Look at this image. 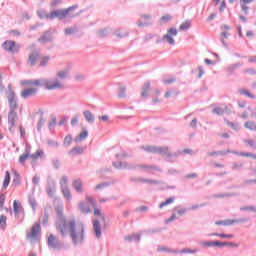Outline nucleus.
Instances as JSON below:
<instances>
[{"instance_id":"obj_4","label":"nucleus","mask_w":256,"mask_h":256,"mask_svg":"<svg viewBox=\"0 0 256 256\" xmlns=\"http://www.w3.org/2000/svg\"><path fill=\"white\" fill-rule=\"evenodd\" d=\"M141 149L143 151H145L146 153H154L156 155H162V157H166V159H168V161H171V159H173V157H179V153L175 152V153H171L169 151V147L168 146H141Z\"/></svg>"},{"instance_id":"obj_26","label":"nucleus","mask_w":256,"mask_h":256,"mask_svg":"<svg viewBox=\"0 0 256 256\" xmlns=\"http://www.w3.org/2000/svg\"><path fill=\"white\" fill-rule=\"evenodd\" d=\"M157 251L158 252H164V253H174V254H179V250L177 249H171L169 247H166V246H159L157 248Z\"/></svg>"},{"instance_id":"obj_53","label":"nucleus","mask_w":256,"mask_h":256,"mask_svg":"<svg viewBox=\"0 0 256 256\" xmlns=\"http://www.w3.org/2000/svg\"><path fill=\"white\" fill-rule=\"evenodd\" d=\"M49 223V213H47V210L44 211V215L42 217V225H48Z\"/></svg>"},{"instance_id":"obj_12","label":"nucleus","mask_w":256,"mask_h":256,"mask_svg":"<svg viewBox=\"0 0 256 256\" xmlns=\"http://www.w3.org/2000/svg\"><path fill=\"white\" fill-rule=\"evenodd\" d=\"M47 245L49 249H57V251H59V249L63 247V244H61V242H59V239L53 234L49 235Z\"/></svg>"},{"instance_id":"obj_9","label":"nucleus","mask_w":256,"mask_h":256,"mask_svg":"<svg viewBox=\"0 0 256 256\" xmlns=\"http://www.w3.org/2000/svg\"><path fill=\"white\" fill-rule=\"evenodd\" d=\"M173 37H177V29L176 28H170L165 34L161 40H157L156 43H161L163 41L164 43H169V45H175V39Z\"/></svg>"},{"instance_id":"obj_21","label":"nucleus","mask_w":256,"mask_h":256,"mask_svg":"<svg viewBox=\"0 0 256 256\" xmlns=\"http://www.w3.org/2000/svg\"><path fill=\"white\" fill-rule=\"evenodd\" d=\"M241 65H243V63L241 62H237L235 64H231L226 68V73H228V75H233L235 73V71H237V69H239V67H241Z\"/></svg>"},{"instance_id":"obj_23","label":"nucleus","mask_w":256,"mask_h":256,"mask_svg":"<svg viewBox=\"0 0 256 256\" xmlns=\"http://www.w3.org/2000/svg\"><path fill=\"white\" fill-rule=\"evenodd\" d=\"M84 119L87 121V123L93 124L95 123V115L89 110H86L83 112Z\"/></svg>"},{"instance_id":"obj_54","label":"nucleus","mask_w":256,"mask_h":256,"mask_svg":"<svg viewBox=\"0 0 256 256\" xmlns=\"http://www.w3.org/2000/svg\"><path fill=\"white\" fill-rule=\"evenodd\" d=\"M256 184V179H245L243 181L242 187H247V185Z\"/></svg>"},{"instance_id":"obj_58","label":"nucleus","mask_w":256,"mask_h":256,"mask_svg":"<svg viewBox=\"0 0 256 256\" xmlns=\"http://www.w3.org/2000/svg\"><path fill=\"white\" fill-rule=\"evenodd\" d=\"M29 157H31V156H29L28 154H23V155H21L20 157H19V163L21 164V165H25V161H27V159H29Z\"/></svg>"},{"instance_id":"obj_45","label":"nucleus","mask_w":256,"mask_h":256,"mask_svg":"<svg viewBox=\"0 0 256 256\" xmlns=\"http://www.w3.org/2000/svg\"><path fill=\"white\" fill-rule=\"evenodd\" d=\"M240 95H245L246 97H249L250 99H255V95L251 94L249 90L247 89H240L239 90Z\"/></svg>"},{"instance_id":"obj_32","label":"nucleus","mask_w":256,"mask_h":256,"mask_svg":"<svg viewBox=\"0 0 256 256\" xmlns=\"http://www.w3.org/2000/svg\"><path fill=\"white\" fill-rule=\"evenodd\" d=\"M237 193H220V194H215L214 197L216 199H225V197H237Z\"/></svg>"},{"instance_id":"obj_11","label":"nucleus","mask_w":256,"mask_h":256,"mask_svg":"<svg viewBox=\"0 0 256 256\" xmlns=\"http://www.w3.org/2000/svg\"><path fill=\"white\" fill-rule=\"evenodd\" d=\"M39 233H41V224L36 222L32 227V232L27 233V239H30L31 243L39 239Z\"/></svg>"},{"instance_id":"obj_37","label":"nucleus","mask_w":256,"mask_h":256,"mask_svg":"<svg viewBox=\"0 0 256 256\" xmlns=\"http://www.w3.org/2000/svg\"><path fill=\"white\" fill-rule=\"evenodd\" d=\"M228 153H231V150L208 152V157H215V155H227Z\"/></svg>"},{"instance_id":"obj_15","label":"nucleus","mask_w":256,"mask_h":256,"mask_svg":"<svg viewBox=\"0 0 256 256\" xmlns=\"http://www.w3.org/2000/svg\"><path fill=\"white\" fill-rule=\"evenodd\" d=\"M17 117V112L10 110L8 113V125H9V131L10 133H15V119Z\"/></svg>"},{"instance_id":"obj_61","label":"nucleus","mask_w":256,"mask_h":256,"mask_svg":"<svg viewBox=\"0 0 256 256\" xmlns=\"http://www.w3.org/2000/svg\"><path fill=\"white\" fill-rule=\"evenodd\" d=\"M171 19H173V16L167 14L164 15L160 18V21H162V23H169V21H171Z\"/></svg>"},{"instance_id":"obj_24","label":"nucleus","mask_w":256,"mask_h":256,"mask_svg":"<svg viewBox=\"0 0 256 256\" xmlns=\"http://www.w3.org/2000/svg\"><path fill=\"white\" fill-rule=\"evenodd\" d=\"M89 137V131L84 130L82 131L75 139V143H81V141H85Z\"/></svg>"},{"instance_id":"obj_55","label":"nucleus","mask_w":256,"mask_h":256,"mask_svg":"<svg viewBox=\"0 0 256 256\" xmlns=\"http://www.w3.org/2000/svg\"><path fill=\"white\" fill-rule=\"evenodd\" d=\"M94 215L100 217L101 221H105V216H103V214L101 213V209L94 208Z\"/></svg>"},{"instance_id":"obj_51","label":"nucleus","mask_w":256,"mask_h":256,"mask_svg":"<svg viewBox=\"0 0 256 256\" xmlns=\"http://www.w3.org/2000/svg\"><path fill=\"white\" fill-rule=\"evenodd\" d=\"M200 245L201 247H215V241H202Z\"/></svg>"},{"instance_id":"obj_64","label":"nucleus","mask_w":256,"mask_h":256,"mask_svg":"<svg viewBox=\"0 0 256 256\" xmlns=\"http://www.w3.org/2000/svg\"><path fill=\"white\" fill-rule=\"evenodd\" d=\"M52 165H53L54 169H59L61 167V162H59V159L54 158L52 160Z\"/></svg>"},{"instance_id":"obj_50","label":"nucleus","mask_w":256,"mask_h":256,"mask_svg":"<svg viewBox=\"0 0 256 256\" xmlns=\"http://www.w3.org/2000/svg\"><path fill=\"white\" fill-rule=\"evenodd\" d=\"M207 203H202V204H195L192 205L190 208H188V211H197V209H200L201 207H206Z\"/></svg>"},{"instance_id":"obj_25","label":"nucleus","mask_w":256,"mask_h":256,"mask_svg":"<svg viewBox=\"0 0 256 256\" xmlns=\"http://www.w3.org/2000/svg\"><path fill=\"white\" fill-rule=\"evenodd\" d=\"M43 159L45 158V152H43V150L38 149L34 154L30 155V159H32L33 161H37V159Z\"/></svg>"},{"instance_id":"obj_34","label":"nucleus","mask_w":256,"mask_h":256,"mask_svg":"<svg viewBox=\"0 0 256 256\" xmlns=\"http://www.w3.org/2000/svg\"><path fill=\"white\" fill-rule=\"evenodd\" d=\"M149 89H151V83L146 82L142 87L141 97H147V93H149Z\"/></svg>"},{"instance_id":"obj_7","label":"nucleus","mask_w":256,"mask_h":256,"mask_svg":"<svg viewBox=\"0 0 256 256\" xmlns=\"http://www.w3.org/2000/svg\"><path fill=\"white\" fill-rule=\"evenodd\" d=\"M60 189L62 191V195L65 199L68 201H71L73 199V195L71 194V190H69V177L62 176L60 179Z\"/></svg>"},{"instance_id":"obj_63","label":"nucleus","mask_w":256,"mask_h":256,"mask_svg":"<svg viewBox=\"0 0 256 256\" xmlns=\"http://www.w3.org/2000/svg\"><path fill=\"white\" fill-rule=\"evenodd\" d=\"M43 125H45V119L43 116L39 119L38 124H37V131H41Z\"/></svg>"},{"instance_id":"obj_8","label":"nucleus","mask_w":256,"mask_h":256,"mask_svg":"<svg viewBox=\"0 0 256 256\" xmlns=\"http://www.w3.org/2000/svg\"><path fill=\"white\" fill-rule=\"evenodd\" d=\"M2 49H4V51H7L8 53H19L21 45L17 44L13 40H6L2 44Z\"/></svg>"},{"instance_id":"obj_22","label":"nucleus","mask_w":256,"mask_h":256,"mask_svg":"<svg viewBox=\"0 0 256 256\" xmlns=\"http://www.w3.org/2000/svg\"><path fill=\"white\" fill-rule=\"evenodd\" d=\"M111 185H115V181L101 182L94 187V191H103V189H107V187H111Z\"/></svg>"},{"instance_id":"obj_13","label":"nucleus","mask_w":256,"mask_h":256,"mask_svg":"<svg viewBox=\"0 0 256 256\" xmlns=\"http://www.w3.org/2000/svg\"><path fill=\"white\" fill-rule=\"evenodd\" d=\"M57 189V183L53 179H48L46 185V193L48 197H53L55 195V191Z\"/></svg>"},{"instance_id":"obj_17","label":"nucleus","mask_w":256,"mask_h":256,"mask_svg":"<svg viewBox=\"0 0 256 256\" xmlns=\"http://www.w3.org/2000/svg\"><path fill=\"white\" fill-rule=\"evenodd\" d=\"M69 71H71V68H65L63 70H60L56 74L55 81H65L67 77H69Z\"/></svg>"},{"instance_id":"obj_36","label":"nucleus","mask_w":256,"mask_h":256,"mask_svg":"<svg viewBox=\"0 0 256 256\" xmlns=\"http://www.w3.org/2000/svg\"><path fill=\"white\" fill-rule=\"evenodd\" d=\"M244 127L249 129V131H256V123L254 121H246Z\"/></svg>"},{"instance_id":"obj_41","label":"nucleus","mask_w":256,"mask_h":256,"mask_svg":"<svg viewBox=\"0 0 256 256\" xmlns=\"http://www.w3.org/2000/svg\"><path fill=\"white\" fill-rule=\"evenodd\" d=\"M71 143H73V136H71V134H68L64 138L63 147H70Z\"/></svg>"},{"instance_id":"obj_14","label":"nucleus","mask_w":256,"mask_h":256,"mask_svg":"<svg viewBox=\"0 0 256 256\" xmlns=\"http://www.w3.org/2000/svg\"><path fill=\"white\" fill-rule=\"evenodd\" d=\"M40 58H41V55L39 54V52L37 51L32 52L28 56L27 65L29 67H35V65H37V61H39Z\"/></svg>"},{"instance_id":"obj_43","label":"nucleus","mask_w":256,"mask_h":256,"mask_svg":"<svg viewBox=\"0 0 256 256\" xmlns=\"http://www.w3.org/2000/svg\"><path fill=\"white\" fill-rule=\"evenodd\" d=\"M142 183H147L148 185H161L162 182L159 180L142 178Z\"/></svg>"},{"instance_id":"obj_48","label":"nucleus","mask_w":256,"mask_h":256,"mask_svg":"<svg viewBox=\"0 0 256 256\" xmlns=\"http://www.w3.org/2000/svg\"><path fill=\"white\" fill-rule=\"evenodd\" d=\"M46 143H47V145L49 146V147H54V149H57L58 147H59V142H57V141H55V140H51V139H48L47 141H46Z\"/></svg>"},{"instance_id":"obj_2","label":"nucleus","mask_w":256,"mask_h":256,"mask_svg":"<svg viewBox=\"0 0 256 256\" xmlns=\"http://www.w3.org/2000/svg\"><path fill=\"white\" fill-rule=\"evenodd\" d=\"M78 7L79 5L75 4L66 9L53 10L50 13H47L45 9H39L37 11V15L40 19H47L49 21H53V19H59V21H63V19L69 16V13H73V11L78 9Z\"/></svg>"},{"instance_id":"obj_42","label":"nucleus","mask_w":256,"mask_h":256,"mask_svg":"<svg viewBox=\"0 0 256 256\" xmlns=\"http://www.w3.org/2000/svg\"><path fill=\"white\" fill-rule=\"evenodd\" d=\"M7 227V216L1 215L0 216V230L5 231Z\"/></svg>"},{"instance_id":"obj_39","label":"nucleus","mask_w":256,"mask_h":256,"mask_svg":"<svg viewBox=\"0 0 256 256\" xmlns=\"http://www.w3.org/2000/svg\"><path fill=\"white\" fill-rule=\"evenodd\" d=\"M172 203H175V197H170L164 202L160 203L159 208L163 209V207H167V205H171Z\"/></svg>"},{"instance_id":"obj_38","label":"nucleus","mask_w":256,"mask_h":256,"mask_svg":"<svg viewBox=\"0 0 256 256\" xmlns=\"http://www.w3.org/2000/svg\"><path fill=\"white\" fill-rule=\"evenodd\" d=\"M174 211H176L180 217H183V215H185V213L189 211V208H182L181 206H176L174 208Z\"/></svg>"},{"instance_id":"obj_10","label":"nucleus","mask_w":256,"mask_h":256,"mask_svg":"<svg viewBox=\"0 0 256 256\" xmlns=\"http://www.w3.org/2000/svg\"><path fill=\"white\" fill-rule=\"evenodd\" d=\"M8 103L10 111H15L19 105L17 104V99H15V92L11 88V84L8 85Z\"/></svg>"},{"instance_id":"obj_57","label":"nucleus","mask_w":256,"mask_h":256,"mask_svg":"<svg viewBox=\"0 0 256 256\" xmlns=\"http://www.w3.org/2000/svg\"><path fill=\"white\" fill-rule=\"evenodd\" d=\"M86 201L91 205V207H97V202L95 201V199H93V197L86 196Z\"/></svg>"},{"instance_id":"obj_62","label":"nucleus","mask_w":256,"mask_h":256,"mask_svg":"<svg viewBox=\"0 0 256 256\" xmlns=\"http://www.w3.org/2000/svg\"><path fill=\"white\" fill-rule=\"evenodd\" d=\"M125 91H127V88H125L124 86H121L118 93V97L120 98L127 97V95L125 94Z\"/></svg>"},{"instance_id":"obj_47","label":"nucleus","mask_w":256,"mask_h":256,"mask_svg":"<svg viewBox=\"0 0 256 256\" xmlns=\"http://www.w3.org/2000/svg\"><path fill=\"white\" fill-rule=\"evenodd\" d=\"M13 184L15 186L21 185V176H19V173L17 172H14Z\"/></svg>"},{"instance_id":"obj_19","label":"nucleus","mask_w":256,"mask_h":256,"mask_svg":"<svg viewBox=\"0 0 256 256\" xmlns=\"http://www.w3.org/2000/svg\"><path fill=\"white\" fill-rule=\"evenodd\" d=\"M36 94H37V88H28V89H24L21 92V97L23 99H29V97H33Z\"/></svg>"},{"instance_id":"obj_35","label":"nucleus","mask_w":256,"mask_h":256,"mask_svg":"<svg viewBox=\"0 0 256 256\" xmlns=\"http://www.w3.org/2000/svg\"><path fill=\"white\" fill-rule=\"evenodd\" d=\"M9 183H11V174L9 173V171H6L3 182V189H7V187H9Z\"/></svg>"},{"instance_id":"obj_44","label":"nucleus","mask_w":256,"mask_h":256,"mask_svg":"<svg viewBox=\"0 0 256 256\" xmlns=\"http://www.w3.org/2000/svg\"><path fill=\"white\" fill-rule=\"evenodd\" d=\"M188 29H191V20H186L179 27L180 31H187Z\"/></svg>"},{"instance_id":"obj_27","label":"nucleus","mask_w":256,"mask_h":256,"mask_svg":"<svg viewBox=\"0 0 256 256\" xmlns=\"http://www.w3.org/2000/svg\"><path fill=\"white\" fill-rule=\"evenodd\" d=\"M124 240L127 241L128 243H131L133 241H137L139 243V241H141V235L139 234L128 235L124 237Z\"/></svg>"},{"instance_id":"obj_16","label":"nucleus","mask_w":256,"mask_h":256,"mask_svg":"<svg viewBox=\"0 0 256 256\" xmlns=\"http://www.w3.org/2000/svg\"><path fill=\"white\" fill-rule=\"evenodd\" d=\"M51 41H53V34L51 33V31H46L43 33V35L38 38V43H51Z\"/></svg>"},{"instance_id":"obj_49","label":"nucleus","mask_w":256,"mask_h":256,"mask_svg":"<svg viewBox=\"0 0 256 256\" xmlns=\"http://www.w3.org/2000/svg\"><path fill=\"white\" fill-rule=\"evenodd\" d=\"M13 207H14L15 217H17V215H19V213H20L21 205H19V203L17 202V200H14V202H13Z\"/></svg>"},{"instance_id":"obj_40","label":"nucleus","mask_w":256,"mask_h":256,"mask_svg":"<svg viewBox=\"0 0 256 256\" xmlns=\"http://www.w3.org/2000/svg\"><path fill=\"white\" fill-rule=\"evenodd\" d=\"M215 225H223L224 227H228L229 225H233V220H218L215 222Z\"/></svg>"},{"instance_id":"obj_20","label":"nucleus","mask_w":256,"mask_h":256,"mask_svg":"<svg viewBox=\"0 0 256 256\" xmlns=\"http://www.w3.org/2000/svg\"><path fill=\"white\" fill-rule=\"evenodd\" d=\"M72 187L75 189L76 193H83V181L81 179H75L72 182Z\"/></svg>"},{"instance_id":"obj_59","label":"nucleus","mask_w":256,"mask_h":256,"mask_svg":"<svg viewBox=\"0 0 256 256\" xmlns=\"http://www.w3.org/2000/svg\"><path fill=\"white\" fill-rule=\"evenodd\" d=\"M49 56H45L42 58V60L40 61V67H47V64L49 63Z\"/></svg>"},{"instance_id":"obj_5","label":"nucleus","mask_w":256,"mask_h":256,"mask_svg":"<svg viewBox=\"0 0 256 256\" xmlns=\"http://www.w3.org/2000/svg\"><path fill=\"white\" fill-rule=\"evenodd\" d=\"M38 83L39 87H45L48 91H55V89H63V87H65L59 80H54V82L51 83L48 79L41 78L38 79Z\"/></svg>"},{"instance_id":"obj_46","label":"nucleus","mask_w":256,"mask_h":256,"mask_svg":"<svg viewBox=\"0 0 256 256\" xmlns=\"http://www.w3.org/2000/svg\"><path fill=\"white\" fill-rule=\"evenodd\" d=\"M227 125L229 127H231V129H233L234 131H240L241 130V126L239 125V123H234V122L227 121Z\"/></svg>"},{"instance_id":"obj_6","label":"nucleus","mask_w":256,"mask_h":256,"mask_svg":"<svg viewBox=\"0 0 256 256\" xmlns=\"http://www.w3.org/2000/svg\"><path fill=\"white\" fill-rule=\"evenodd\" d=\"M55 211L57 213V219H56V229L62 228L64 225H67L69 221H71L74 218H67L65 215H63V206H58L55 208Z\"/></svg>"},{"instance_id":"obj_33","label":"nucleus","mask_w":256,"mask_h":256,"mask_svg":"<svg viewBox=\"0 0 256 256\" xmlns=\"http://www.w3.org/2000/svg\"><path fill=\"white\" fill-rule=\"evenodd\" d=\"M114 34L116 35V37L123 39V37H127L129 35V32L125 29H119L116 30Z\"/></svg>"},{"instance_id":"obj_18","label":"nucleus","mask_w":256,"mask_h":256,"mask_svg":"<svg viewBox=\"0 0 256 256\" xmlns=\"http://www.w3.org/2000/svg\"><path fill=\"white\" fill-rule=\"evenodd\" d=\"M93 231L95 233L96 239H101V222L98 219L93 220Z\"/></svg>"},{"instance_id":"obj_29","label":"nucleus","mask_w":256,"mask_h":256,"mask_svg":"<svg viewBox=\"0 0 256 256\" xmlns=\"http://www.w3.org/2000/svg\"><path fill=\"white\" fill-rule=\"evenodd\" d=\"M212 113H214L215 115H223L225 113H229V108L225 107L223 109L221 107H215L213 108Z\"/></svg>"},{"instance_id":"obj_60","label":"nucleus","mask_w":256,"mask_h":256,"mask_svg":"<svg viewBox=\"0 0 256 256\" xmlns=\"http://www.w3.org/2000/svg\"><path fill=\"white\" fill-rule=\"evenodd\" d=\"M64 33L65 35H73V33H77V28L76 27L66 28Z\"/></svg>"},{"instance_id":"obj_28","label":"nucleus","mask_w":256,"mask_h":256,"mask_svg":"<svg viewBox=\"0 0 256 256\" xmlns=\"http://www.w3.org/2000/svg\"><path fill=\"white\" fill-rule=\"evenodd\" d=\"M83 147L81 146H76L74 148H72L70 151H69V155H72V156H75V155H83Z\"/></svg>"},{"instance_id":"obj_3","label":"nucleus","mask_w":256,"mask_h":256,"mask_svg":"<svg viewBox=\"0 0 256 256\" xmlns=\"http://www.w3.org/2000/svg\"><path fill=\"white\" fill-rule=\"evenodd\" d=\"M112 165L113 167H115V169H143L144 171H146V173H153V171H158L159 173H161V171H163L158 166L147 164L133 165L127 162H113Z\"/></svg>"},{"instance_id":"obj_52","label":"nucleus","mask_w":256,"mask_h":256,"mask_svg":"<svg viewBox=\"0 0 256 256\" xmlns=\"http://www.w3.org/2000/svg\"><path fill=\"white\" fill-rule=\"evenodd\" d=\"M240 211H252V213H256L255 206H242L240 207Z\"/></svg>"},{"instance_id":"obj_30","label":"nucleus","mask_w":256,"mask_h":256,"mask_svg":"<svg viewBox=\"0 0 256 256\" xmlns=\"http://www.w3.org/2000/svg\"><path fill=\"white\" fill-rule=\"evenodd\" d=\"M79 209H80L81 213H84L86 215H87V213H91V208L85 202L79 203Z\"/></svg>"},{"instance_id":"obj_31","label":"nucleus","mask_w":256,"mask_h":256,"mask_svg":"<svg viewBox=\"0 0 256 256\" xmlns=\"http://www.w3.org/2000/svg\"><path fill=\"white\" fill-rule=\"evenodd\" d=\"M178 253H180V254L188 253V254H191V255H195V253H199V248H194V249L184 248L182 250H178Z\"/></svg>"},{"instance_id":"obj_56","label":"nucleus","mask_w":256,"mask_h":256,"mask_svg":"<svg viewBox=\"0 0 256 256\" xmlns=\"http://www.w3.org/2000/svg\"><path fill=\"white\" fill-rule=\"evenodd\" d=\"M239 169H243V163H232V171H239Z\"/></svg>"},{"instance_id":"obj_1","label":"nucleus","mask_w":256,"mask_h":256,"mask_svg":"<svg viewBox=\"0 0 256 256\" xmlns=\"http://www.w3.org/2000/svg\"><path fill=\"white\" fill-rule=\"evenodd\" d=\"M57 231L60 233L61 237H67V235H69L75 247L85 243V225L81 223L77 224L75 218L68 220V222Z\"/></svg>"}]
</instances>
